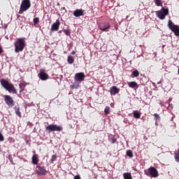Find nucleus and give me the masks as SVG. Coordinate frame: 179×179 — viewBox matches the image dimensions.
Instances as JSON below:
<instances>
[{"label":"nucleus","instance_id":"obj_7","mask_svg":"<svg viewBox=\"0 0 179 179\" xmlns=\"http://www.w3.org/2000/svg\"><path fill=\"white\" fill-rule=\"evenodd\" d=\"M168 27L174 33L175 36H179V27L178 25L174 24L172 20H169Z\"/></svg>","mask_w":179,"mask_h":179},{"label":"nucleus","instance_id":"obj_13","mask_svg":"<svg viewBox=\"0 0 179 179\" xmlns=\"http://www.w3.org/2000/svg\"><path fill=\"white\" fill-rule=\"evenodd\" d=\"M60 24H61V22H59V20H57L56 22L52 24L51 31H58V30H59Z\"/></svg>","mask_w":179,"mask_h":179},{"label":"nucleus","instance_id":"obj_15","mask_svg":"<svg viewBox=\"0 0 179 179\" xmlns=\"http://www.w3.org/2000/svg\"><path fill=\"white\" fill-rule=\"evenodd\" d=\"M31 160L32 164H34V166H37V164H38V155L36 154V151H34V155L32 156Z\"/></svg>","mask_w":179,"mask_h":179},{"label":"nucleus","instance_id":"obj_2","mask_svg":"<svg viewBox=\"0 0 179 179\" xmlns=\"http://www.w3.org/2000/svg\"><path fill=\"white\" fill-rule=\"evenodd\" d=\"M15 52H22L26 47L24 38H19L14 43Z\"/></svg>","mask_w":179,"mask_h":179},{"label":"nucleus","instance_id":"obj_10","mask_svg":"<svg viewBox=\"0 0 179 179\" xmlns=\"http://www.w3.org/2000/svg\"><path fill=\"white\" fill-rule=\"evenodd\" d=\"M36 173L38 176H45L47 174V170L44 166L37 165L36 167Z\"/></svg>","mask_w":179,"mask_h":179},{"label":"nucleus","instance_id":"obj_9","mask_svg":"<svg viewBox=\"0 0 179 179\" xmlns=\"http://www.w3.org/2000/svg\"><path fill=\"white\" fill-rule=\"evenodd\" d=\"M41 80H47L49 78L48 74L45 72V69H41L39 70V73L38 75Z\"/></svg>","mask_w":179,"mask_h":179},{"label":"nucleus","instance_id":"obj_39","mask_svg":"<svg viewBox=\"0 0 179 179\" xmlns=\"http://www.w3.org/2000/svg\"><path fill=\"white\" fill-rule=\"evenodd\" d=\"M23 1H29V0H23Z\"/></svg>","mask_w":179,"mask_h":179},{"label":"nucleus","instance_id":"obj_31","mask_svg":"<svg viewBox=\"0 0 179 179\" xmlns=\"http://www.w3.org/2000/svg\"><path fill=\"white\" fill-rule=\"evenodd\" d=\"M5 141V137L2 135V133L0 132V142H3Z\"/></svg>","mask_w":179,"mask_h":179},{"label":"nucleus","instance_id":"obj_12","mask_svg":"<svg viewBox=\"0 0 179 179\" xmlns=\"http://www.w3.org/2000/svg\"><path fill=\"white\" fill-rule=\"evenodd\" d=\"M85 73L80 72L76 73L74 79L76 82H83L85 80Z\"/></svg>","mask_w":179,"mask_h":179},{"label":"nucleus","instance_id":"obj_28","mask_svg":"<svg viewBox=\"0 0 179 179\" xmlns=\"http://www.w3.org/2000/svg\"><path fill=\"white\" fill-rule=\"evenodd\" d=\"M105 114H110V108L108 106H106L104 109Z\"/></svg>","mask_w":179,"mask_h":179},{"label":"nucleus","instance_id":"obj_27","mask_svg":"<svg viewBox=\"0 0 179 179\" xmlns=\"http://www.w3.org/2000/svg\"><path fill=\"white\" fill-rule=\"evenodd\" d=\"M64 34H66V36H71V31L68 29H64L63 30Z\"/></svg>","mask_w":179,"mask_h":179},{"label":"nucleus","instance_id":"obj_8","mask_svg":"<svg viewBox=\"0 0 179 179\" xmlns=\"http://www.w3.org/2000/svg\"><path fill=\"white\" fill-rule=\"evenodd\" d=\"M4 101L8 107H13L15 106V101H13V99L12 96L9 95H5L4 96Z\"/></svg>","mask_w":179,"mask_h":179},{"label":"nucleus","instance_id":"obj_36","mask_svg":"<svg viewBox=\"0 0 179 179\" xmlns=\"http://www.w3.org/2000/svg\"><path fill=\"white\" fill-rule=\"evenodd\" d=\"M8 159H9L10 162L13 164H15L13 163V161L12 160V157H11V156H9V157H8Z\"/></svg>","mask_w":179,"mask_h":179},{"label":"nucleus","instance_id":"obj_38","mask_svg":"<svg viewBox=\"0 0 179 179\" xmlns=\"http://www.w3.org/2000/svg\"><path fill=\"white\" fill-rule=\"evenodd\" d=\"M71 55H75V54H76V52L72 51V52H71Z\"/></svg>","mask_w":179,"mask_h":179},{"label":"nucleus","instance_id":"obj_5","mask_svg":"<svg viewBox=\"0 0 179 179\" xmlns=\"http://www.w3.org/2000/svg\"><path fill=\"white\" fill-rule=\"evenodd\" d=\"M63 128L61 126H58L57 124H50L49 126L46 127L45 131L48 132V134H51V132L57 131V132H61L62 131Z\"/></svg>","mask_w":179,"mask_h":179},{"label":"nucleus","instance_id":"obj_3","mask_svg":"<svg viewBox=\"0 0 179 179\" xmlns=\"http://www.w3.org/2000/svg\"><path fill=\"white\" fill-rule=\"evenodd\" d=\"M145 176H151L153 178H157L159 177V171L153 166H150L148 170L144 171Z\"/></svg>","mask_w":179,"mask_h":179},{"label":"nucleus","instance_id":"obj_11","mask_svg":"<svg viewBox=\"0 0 179 179\" xmlns=\"http://www.w3.org/2000/svg\"><path fill=\"white\" fill-rule=\"evenodd\" d=\"M110 27H111V26L108 22H102L99 25V29L101 30V31H108Z\"/></svg>","mask_w":179,"mask_h":179},{"label":"nucleus","instance_id":"obj_22","mask_svg":"<svg viewBox=\"0 0 179 179\" xmlns=\"http://www.w3.org/2000/svg\"><path fill=\"white\" fill-rule=\"evenodd\" d=\"M174 157H175L176 162L179 163V150H176L174 152Z\"/></svg>","mask_w":179,"mask_h":179},{"label":"nucleus","instance_id":"obj_30","mask_svg":"<svg viewBox=\"0 0 179 179\" xmlns=\"http://www.w3.org/2000/svg\"><path fill=\"white\" fill-rule=\"evenodd\" d=\"M38 22H40V18H38V17H35V18L34 19V24H37L38 23Z\"/></svg>","mask_w":179,"mask_h":179},{"label":"nucleus","instance_id":"obj_4","mask_svg":"<svg viewBox=\"0 0 179 179\" xmlns=\"http://www.w3.org/2000/svg\"><path fill=\"white\" fill-rule=\"evenodd\" d=\"M30 6H31L30 1H22L18 13L22 15L23 12H26V10L30 9Z\"/></svg>","mask_w":179,"mask_h":179},{"label":"nucleus","instance_id":"obj_21","mask_svg":"<svg viewBox=\"0 0 179 179\" xmlns=\"http://www.w3.org/2000/svg\"><path fill=\"white\" fill-rule=\"evenodd\" d=\"M123 178L124 179H132V174H131V173H124L123 174Z\"/></svg>","mask_w":179,"mask_h":179},{"label":"nucleus","instance_id":"obj_34","mask_svg":"<svg viewBox=\"0 0 179 179\" xmlns=\"http://www.w3.org/2000/svg\"><path fill=\"white\" fill-rule=\"evenodd\" d=\"M168 108H169V110H173V104L170 103V104L169 105Z\"/></svg>","mask_w":179,"mask_h":179},{"label":"nucleus","instance_id":"obj_18","mask_svg":"<svg viewBox=\"0 0 179 179\" xmlns=\"http://www.w3.org/2000/svg\"><path fill=\"white\" fill-rule=\"evenodd\" d=\"M14 110L15 111L16 115H17V117H19L20 118H22V113H20V108H19L17 106H15Z\"/></svg>","mask_w":179,"mask_h":179},{"label":"nucleus","instance_id":"obj_19","mask_svg":"<svg viewBox=\"0 0 179 179\" xmlns=\"http://www.w3.org/2000/svg\"><path fill=\"white\" fill-rule=\"evenodd\" d=\"M128 85L131 87V89H135V87H138V83L135 81H132L130 83H128Z\"/></svg>","mask_w":179,"mask_h":179},{"label":"nucleus","instance_id":"obj_33","mask_svg":"<svg viewBox=\"0 0 179 179\" xmlns=\"http://www.w3.org/2000/svg\"><path fill=\"white\" fill-rule=\"evenodd\" d=\"M154 117L156 120V121H157L158 120H159L160 117L159 116V115H157V113L154 114Z\"/></svg>","mask_w":179,"mask_h":179},{"label":"nucleus","instance_id":"obj_25","mask_svg":"<svg viewBox=\"0 0 179 179\" xmlns=\"http://www.w3.org/2000/svg\"><path fill=\"white\" fill-rule=\"evenodd\" d=\"M132 76L134 78H138V76H139V71H138V70L133 71Z\"/></svg>","mask_w":179,"mask_h":179},{"label":"nucleus","instance_id":"obj_32","mask_svg":"<svg viewBox=\"0 0 179 179\" xmlns=\"http://www.w3.org/2000/svg\"><path fill=\"white\" fill-rule=\"evenodd\" d=\"M155 5H157V6H162V1H155Z\"/></svg>","mask_w":179,"mask_h":179},{"label":"nucleus","instance_id":"obj_17","mask_svg":"<svg viewBox=\"0 0 179 179\" xmlns=\"http://www.w3.org/2000/svg\"><path fill=\"white\" fill-rule=\"evenodd\" d=\"M133 115H134V118L139 120V118H141V115H142V113L141 112H139L138 110H134Z\"/></svg>","mask_w":179,"mask_h":179},{"label":"nucleus","instance_id":"obj_26","mask_svg":"<svg viewBox=\"0 0 179 179\" xmlns=\"http://www.w3.org/2000/svg\"><path fill=\"white\" fill-rule=\"evenodd\" d=\"M57 155H53L52 156V158H51V159H50V163H52V164H53L54 163V162H55L56 160H57Z\"/></svg>","mask_w":179,"mask_h":179},{"label":"nucleus","instance_id":"obj_14","mask_svg":"<svg viewBox=\"0 0 179 179\" xmlns=\"http://www.w3.org/2000/svg\"><path fill=\"white\" fill-rule=\"evenodd\" d=\"M110 93L111 96H115V94H118L120 93V88L114 85L110 88Z\"/></svg>","mask_w":179,"mask_h":179},{"label":"nucleus","instance_id":"obj_23","mask_svg":"<svg viewBox=\"0 0 179 179\" xmlns=\"http://www.w3.org/2000/svg\"><path fill=\"white\" fill-rule=\"evenodd\" d=\"M19 87L20 89V92L22 93L24 90V87H26V84L24 83H20L19 84Z\"/></svg>","mask_w":179,"mask_h":179},{"label":"nucleus","instance_id":"obj_16","mask_svg":"<svg viewBox=\"0 0 179 179\" xmlns=\"http://www.w3.org/2000/svg\"><path fill=\"white\" fill-rule=\"evenodd\" d=\"M76 17H79V16H83V10H76L73 13Z\"/></svg>","mask_w":179,"mask_h":179},{"label":"nucleus","instance_id":"obj_24","mask_svg":"<svg viewBox=\"0 0 179 179\" xmlns=\"http://www.w3.org/2000/svg\"><path fill=\"white\" fill-rule=\"evenodd\" d=\"M127 156H128V157H130V158L134 157V152H132V150H127Z\"/></svg>","mask_w":179,"mask_h":179},{"label":"nucleus","instance_id":"obj_6","mask_svg":"<svg viewBox=\"0 0 179 179\" xmlns=\"http://www.w3.org/2000/svg\"><path fill=\"white\" fill-rule=\"evenodd\" d=\"M157 17L161 20H164L166 17L169 15V8H164L162 7V10L156 12Z\"/></svg>","mask_w":179,"mask_h":179},{"label":"nucleus","instance_id":"obj_37","mask_svg":"<svg viewBox=\"0 0 179 179\" xmlns=\"http://www.w3.org/2000/svg\"><path fill=\"white\" fill-rule=\"evenodd\" d=\"M2 52H3V49L0 46V54H2Z\"/></svg>","mask_w":179,"mask_h":179},{"label":"nucleus","instance_id":"obj_29","mask_svg":"<svg viewBox=\"0 0 179 179\" xmlns=\"http://www.w3.org/2000/svg\"><path fill=\"white\" fill-rule=\"evenodd\" d=\"M109 141L111 142V143H115V142H117V139L114 137L110 138Z\"/></svg>","mask_w":179,"mask_h":179},{"label":"nucleus","instance_id":"obj_1","mask_svg":"<svg viewBox=\"0 0 179 179\" xmlns=\"http://www.w3.org/2000/svg\"><path fill=\"white\" fill-rule=\"evenodd\" d=\"M0 83L3 87L6 89L9 93H13V94H17V90L15 88V85L13 84L10 83L9 81L1 79Z\"/></svg>","mask_w":179,"mask_h":179},{"label":"nucleus","instance_id":"obj_35","mask_svg":"<svg viewBox=\"0 0 179 179\" xmlns=\"http://www.w3.org/2000/svg\"><path fill=\"white\" fill-rule=\"evenodd\" d=\"M74 179H81L80 176V175H76V176H74Z\"/></svg>","mask_w":179,"mask_h":179},{"label":"nucleus","instance_id":"obj_20","mask_svg":"<svg viewBox=\"0 0 179 179\" xmlns=\"http://www.w3.org/2000/svg\"><path fill=\"white\" fill-rule=\"evenodd\" d=\"M68 64H70L71 65L75 62V58H73V56L69 55L67 58Z\"/></svg>","mask_w":179,"mask_h":179}]
</instances>
